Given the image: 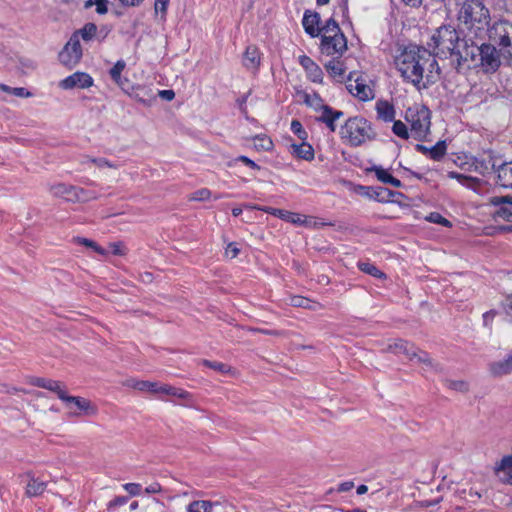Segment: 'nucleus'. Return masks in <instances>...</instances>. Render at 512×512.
I'll use <instances>...</instances> for the list:
<instances>
[{"label": "nucleus", "instance_id": "62", "mask_svg": "<svg viewBox=\"0 0 512 512\" xmlns=\"http://www.w3.org/2000/svg\"><path fill=\"white\" fill-rule=\"evenodd\" d=\"M110 248L112 249V253L114 255H123L124 248L120 243H112L110 244Z\"/></svg>", "mask_w": 512, "mask_h": 512}, {"label": "nucleus", "instance_id": "54", "mask_svg": "<svg viewBox=\"0 0 512 512\" xmlns=\"http://www.w3.org/2000/svg\"><path fill=\"white\" fill-rule=\"evenodd\" d=\"M123 488L132 496H137L140 493L141 485L138 483H126Z\"/></svg>", "mask_w": 512, "mask_h": 512}, {"label": "nucleus", "instance_id": "39", "mask_svg": "<svg viewBox=\"0 0 512 512\" xmlns=\"http://www.w3.org/2000/svg\"><path fill=\"white\" fill-rule=\"evenodd\" d=\"M358 267L362 272L374 276L376 278L384 277V273L381 272L375 265L369 262H359Z\"/></svg>", "mask_w": 512, "mask_h": 512}, {"label": "nucleus", "instance_id": "34", "mask_svg": "<svg viewBox=\"0 0 512 512\" xmlns=\"http://www.w3.org/2000/svg\"><path fill=\"white\" fill-rule=\"evenodd\" d=\"M46 489V483L38 479L32 478L26 487V494L29 497L41 495Z\"/></svg>", "mask_w": 512, "mask_h": 512}, {"label": "nucleus", "instance_id": "58", "mask_svg": "<svg viewBox=\"0 0 512 512\" xmlns=\"http://www.w3.org/2000/svg\"><path fill=\"white\" fill-rule=\"evenodd\" d=\"M158 96L166 101H172L175 98V92L173 90H159Z\"/></svg>", "mask_w": 512, "mask_h": 512}, {"label": "nucleus", "instance_id": "18", "mask_svg": "<svg viewBox=\"0 0 512 512\" xmlns=\"http://www.w3.org/2000/svg\"><path fill=\"white\" fill-rule=\"evenodd\" d=\"M319 21L320 16L318 13L310 11L304 13L302 24L305 32L311 37H316L320 34Z\"/></svg>", "mask_w": 512, "mask_h": 512}, {"label": "nucleus", "instance_id": "17", "mask_svg": "<svg viewBox=\"0 0 512 512\" xmlns=\"http://www.w3.org/2000/svg\"><path fill=\"white\" fill-rule=\"evenodd\" d=\"M130 96L145 106H151L156 99L152 88L141 85L133 87Z\"/></svg>", "mask_w": 512, "mask_h": 512}, {"label": "nucleus", "instance_id": "41", "mask_svg": "<svg viewBox=\"0 0 512 512\" xmlns=\"http://www.w3.org/2000/svg\"><path fill=\"white\" fill-rule=\"evenodd\" d=\"M0 89L6 93L12 94L16 97L25 98L30 97L31 93L23 87H10L5 84H0Z\"/></svg>", "mask_w": 512, "mask_h": 512}, {"label": "nucleus", "instance_id": "64", "mask_svg": "<svg viewBox=\"0 0 512 512\" xmlns=\"http://www.w3.org/2000/svg\"><path fill=\"white\" fill-rule=\"evenodd\" d=\"M353 487H354V483L353 482L346 481V482H343V483H341L339 485L338 491L339 492H347V491L351 490Z\"/></svg>", "mask_w": 512, "mask_h": 512}, {"label": "nucleus", "instance_id": "59", "mask_svg": "<svg viewBox=\"0 0 512 512\" xmlns=\"http://www.w3.org/2000/svg\"><path fill=\"white\" fill-rule=\"evenodd\" d=\"M236 160L241 161L242 163H244L245 165H247L248 167H250L252 169H256V170L260 169L259 165H257L253 160L249 159L246 156H239Z\"/></svg>", "mask_w": 512, "mask_h": 512}, {"label": "nucleus", "instance_id": "1", "mask_svg": "<svg viewBox=\"0 0 512 512\" xmlns=\"http://www.w3.org/2000/svg\"><path fill=\"white\" fill-rule=\"evenodd\" d=\"M396 67L406 82L418 90L426 89L440 78L434 55L425 48L409 46L396 58Z\"/></svg>", "mask_w": 512, "mask_h": 512}, {"label": "nucleus", "instance_id": "7", "mask_svg": "<svg viewBox=\"0 0 512 512\" xmlns=\"http://www.w3.org/2000/svg\"><path fill=\"white\" fill-rule=\"evenodd\" d=\"M406 121L410 124V134L417 140H424L431 125L430 111L425 106H414L406 111Z\"/></svg>", "mask_w": 512, "mask_h": 512}, {"label": "nucleus", "instance_id": "55", "mask_svg": "<svg viewBox=\"0 0 512 512\" xmlns=\"http://www.w3.org/2000/svg\"><path fill=\"white\" fill-rule=\"evenodd\" d=\"M240 250L235 243H229L225 249V256L231 259L238 256Z\"/></svg>", "mask_w": 512, "mask_h": 512}, {"label": "nucleus", "instance_id": "52", "mask_svg": "<svg viewBox=\"0 0 512 512\" xmlns=\"http://www.w3.org/2000/svg\"><path fill=\"white\" fill-rule=\"evenodd\" d=\"M305 220H306L308 223L298 224V226H305V227H309V228H319V227H322V226L328 225V223L319 222V221H317V220H316L315 218H313V217H306V216H305ZM329 225H331V224L329 223Z\"/></svg>", "mask_w": 512, "mask_h": 512}, {"label": "nucleus", "instance_id": "26", "mask_svg": "<svg viewBox=\"0 0 512 512\" xmlns=\"http://www.w3.org/2000/svg\"><path fill=\"white\" fill-rule=\"evenodd\" d=\"M260 63L259 50L256 46H248L244 53L243 65L248 69H255Z\"/></svg>", "mask_w": 512, "mask_h": 512}, {"label": "nucleus", "instance_id": "50", "mask_svg": "<svg viewBox=\"0 0 512 512\" xmlns=\"http://www.w3.org/2000/svg\"><path fill=\"white\" fill-rule=\"evenodd\" d=\"M427 220L432 222V223H437V224H440L442 226H450L451 223L449 220H447L446 218H444L442 215H440L439 213H431L428 217H427Z\"/></svg>", "mask_w": 512, "mask_h": 512}, {"label": "nucleus", "instance_id": "3", "mask_svg": "<svg viewBox=\"0 0 512 512\" xmlns=\"http://www.w3.org/2000/svg\"><path fill=\"white\" fill-rule=\"evenodd\" d=\"M458 8L457 20L460 27L471 38H482L488 34L489 9L481 0H454Z\"/></svg>", "mask_w": 512, "mask_h": 512}, {"label": "nucleus", "instance_id": "5", "mask_svg": "<svg viewBox=\"0 0 512 512\" xmlns=\"http://www.w3.org/2000/svg\"><path fill=\"white\" fill-rule=\"evenodd\" d=\"M340 134L352 146H359L374 136L371 125L363 117L349 118L342 126Z\"/></svg>", "mask_w": 512, "mask_h": 512}, {"label": "nucleus", "instance_id": "36", "mask_svg": "<svg viewBox=\"0 0 512 512\" xmlns=\"http://www.w3.org/2000/svg\"><path fill=\"white\" fill-rule=\"evenodd\" d=\"M96 33L97 26L94 23H87L76 34L78 36L80 35L83 40L90 41L96 36Z\"/></svg>", "mask_w": 512, "mask_h": 512}, {"label": "nucleus", "instance_id": "19", "mask_svg": "<svg viewBox=\"0 0 512 512\" xmlns=\"http://www.w3.org/2000/svg\"><path fill=\"white\" fill-rule=\"evenodd\" d=\"M159 394H166L184 401L183 405L192 406V395L181 389L167 384H161L159 387Z\"/></svg>", "mask_w": 512, "mask_h": 512}, {"label": "nucleus", "instance_id": "8", "mask_svg": "<svg viewBox=\"0 0 512 512\" xmlns=\"http://www.w3.org/2000/svg\"><path fill=\"white\" fill-rule=\"evenodd\" d=\"M81 57L82 49L79 38L77 34H74L59 53V60L63 65L71 68L80 61Z\"/></svg>", "mask_w": 512, "mask_h": 512}, {"label": "nucleus", "instance_id": "32", "mask_svg": "<svg viewBox=\"0 0 512 512\" xmlns=\"http://www.w3.org/2000/svg\"><path fill=\"white\" fill-rule=\"evenodd\" d=\"M350 91L354 93L359 99L365 101L373 97L372 89L356 81L355 85H350Z\"/></svg>", "mask_w": 512, "mask_h": 512}, {"label": "nucleus", "instance_id": "48", "mask_svg": "<svg viewBox=\"0 0 512 512\" xmlns=\"http://www.w3.org/2000/svg\"><path fill=\"white\" fill-rule=\"evenodd\" d=\"M291 131L301 140H305L307 138V132L298 120H293L291 122Z\"/></svg>", "mask_w": 512, "mask_h": 512}, {"label": "nucleus", "instance_id": "25", "mask_svg": "<svg viewBox=\"0 0 512 512\" xmlns=\"http://www.w3.org/2000/svg\"><path fill=\"white\" fill-rule=\"evenodd\" d=\"M325 68L330 76L337 81L342 82L344 80L346 69L341 61L333 59L325 64Z\"/></svg>", "mask_w": 512, "mask_h": 512}, {"label": "nucleus", "instance_id": "21", "mask_svg": "<svg viewBox=\"0 0 512 512\" xmlns=\"http://www.w3.org/2000/svg\"><path fill=\"white\" fill-rule=\"evenodd\" d=\"M499 479L508 484H512V456H505L495 467Z\"/></svg>", "mask_w": 512, "mask_h": 512}, {"label": "nucleus", "instance_id": "29", "mask_svg": "<svg viewBox=\"0 0 512 512\" xmlns=\"http://www.w3.org/2000/svg\"><path fill=\"white\" fill-rule=\"evenodd\" d=\"M372 171L375 173L377 179L385 184H390L395 188H399L402 183L399 179L393 177L387 170L382 167H373Z\"/></svg>", "mask_w": 512, "mask_h": 512}, {"label": "nucleus", "instance_id": "35", "mask_svg": "<svg viewBox=\"0 0 512 512\" xmlns=\"http://www.w3.org/2000/svg\"><path fill=\"white\" fill-rule=\"evenodd\" d=\"M161 383L159 382H151V381H143L136 384V390L141 392H149L151 394H159V387Z\"/></svg>", "mask_w": 512, "mask_h": 512}, {"label": "nucleus", "instance_id": "45", "mask_svg": "<svg viewBox=\"0 0 512 512\" xmlns=\"http://www.w3.org/2000/svg\"><path fill=\"white\" fill-rule=\"evenodd\" d=\"M211 191L207 188L199 189L188 197L190 201H207L211 198Z\"/></svg>", "mask_w": 512, "mask_h": 512}, {"label": "nucleus", "instance_id": "38", "mask_svg": "<svg viewBox=\"0 0 512 512\" xmlns=\"http://www.w3.org/2000/svg\"><path fill=\"white\" fill-rule=\"evenodd\" d=\"M445 386L451 390L465 393L469 390V384L464 380L446 379Z\"/></svg>", "mask_w": 512, "mask_h": 512}, {"label": "nucleus", "instance_id": "33", "mask_svg": "<svg viewBox=\"0 0 512 512\" xmlns=\"http://www.w3.org/2000/svg\"><path fill=\"white\" fill-rule=\"evenodd\" d=\"M320 34L322 35V40H325L326 36L335 37L338 35H344L341 32L338 23L332 18H330L322 28H320Z\"/></svg>", "mask_w": 512, "mask_h": 512}, {"label": "nucleus", "instance_id": "10", "mask_svg": "<svg viewBox=\"0 0 512 512\" xmlns=\"http://www.w3.org/2000/svg\"><path fill=\"white\" fill-rule=\"evenodd\" d=\"M93 84L94 80L88 73L77 71L62 79L59 82V87L63 90L86 89L93 86Z\"/></svg>", "mask_w": 512, "mask_h": 512}, {"label": "nucleus", "instance_id": "28", "mask_svg": "<svg viewBox=\"0 0 512 512\" xmlns=\"http://www.w3.org/2000/svg\"><path fill=\"white\" fill-rule=\"evenodd\" d=\"M217 502L209 500H195L189 503L186 507L187 512H212L213 508L217 506Z\"/></svg>", "mask_w": 512, "mask_h": 512}, {"label": "nucleus", "instance_id": "14", "mask_svg": "<svg viewBox=\"0 0 512 512\" xmlns=\"http://www.w3.org/2000/svg\"><path fill=\"white\" fill-rule=\"evenodd\" d=\"M248 207L258 209V210L264 211L266 213L272 214L284 221H287V222L295 224V225L308 223L305 220V216L302 214H299V213L290 212V211H286V210H282V209H276V208H272V207H256V206H248Z\"/></svg>", "mask_w": 512, "mask_h": 512}, {"label": "nucleus", "instance_id": "20", "mask_svg": "<svg viewBox=\"0 0 512 512\" xmlns=\"http://www.w3.org/2000/svg\"><path fill=\"white\" fill-rule=\"evenodd\" d=\"M489 371L495 377H502L512 373V354L505 359L494 361L489 364Z\"/></svg>", "mask_w": 512, "mask_h": 512}, {"label": "nucleus", "instance_id": "61", "mask_svg": "<svg viewBox=\"0 0 512 512\" xmlns=\"http://www.w3.org/2000/svg\"><path fill=\"white\" fill-rule=\"evenodd\" d=\"M161 486L159 483H152L146 487L145 492L148 494H156L161 492Z\"/></svg>", "mask_w": 512, "mask_h": 512}, {"label": "nucleus", "instance_id": "23", "mask_svg": "<svg viewBox=\"0 0 512 512\" xmlns=\"http://www.w3.org/2000/svg\"><path fill=\"white\" fill-rule=\"evenodd\" d=\"M49 192L55 197H61L66 201L71 202V198L73 197L72 195H74L75 192V186L65 183H57L50 185Z\"/></svg>", "mask_w": 512, "mask_h": 512}, {"label": "nucleus", "instance_id": "13", "mask_svg": "<svg viewBox=\"0 0 512 512\" xmlns=\"http://www.w3.org/2000/svg\"><path fill=\"white\" fill-rule=\"evenodd\" d=\"M347 49V42L344 35L326 36L321 40V50L327 55L342 54Z\"/></svg>", "mask_w": 512, "mask_h": 512}, {"label": "nucleus", "instance_id": "44", "mask_svg": "<svg viewBox=\"0 0 512 512\" xmlns=\"http://www.w3.org/2000/svg\"><path fill=\"white\" fill-rule=\"evenodd\" d=\"M46 389L55 392L61 400H63L67 393L60 382L52 379H48Z\"/></svg>", "mask_w": 512, "mask_h": 512}, {"label": "nucleus", "instance_id": "24", "mask_svg": "<svg viewBox=\"0 0 512 512\" xmlns=\"http://www.w3.org/2000/svg\"><path fill=\"white\" fill-rule=\"evenodd\" d=\"M376 112L379 119L390 122L395 118V109L388 101H378L376 103Z\"/></svg>", "mask_w": 512, "mask_h": 512}, {"label": "nucleus", "instance_id": "63", "mask_svg": "<svg viewBox=\"0 0 512 512\" xmlns=\"http://www.w3.org/2000/svg\"><path fill=\"white\" fill-rule=\"evenodd\" d=\"M356 193L362 195V196H366V197H370L372 198L373 195L370 193V187H366V186H358L356 189H355Z\"/></svg>", "mask_w": 512, "mask_h": 512}, {"label": "nucleus", "instance_id": "30", "mask_svg": "<svg viewBox=\"0 0 512 512\" xmlns=\"http://www.w3.org/2000/svg\"><path fill=\"white\" fill-rule=\"evenodd\" d=\"M449 177L456 179L461 185L474 190L480 186V180L472 176H467L457 172H450Z\"/></svg>", "mask_w": 512, "mask_h": 512}, {"label": "nucleus", "instance_id": "49", "mask_svg": "<svg viewBox=\"0 0 512 512\" xmlns=\"http://www.w3.org/2000/svg\"><path fill=\"white\" fill-rule=\"evenodd\" d=\"M107 3V0H95V2H93L92 0H87L85 2V7H91L95 4L97 13L104 14L107 12Z\"/></svg>", "mask_w": 512, "mask_h": 512}, {"label": "nucleus", "instance_id": "4", "mask_svg": "<svg viewBox=\"0 0 512 512\" xmlns=\"http://www.w3.org/2000/svg\"><path fill=\"white\" fill-rule=\"evenodd\" d=\"M385 351L394 353L396 355L403 354L411 361L422 363L427 369L434 372H441L442 366L435 362L428 353L418 350L413 344L407 341L398 339L393 343L388 344Z\"/></svg>", "mask_w": 512, "mask_h": 512}, {"label": "nucleus", "instance_id": "56", "mask_svg": "<svg viewBox=\"0 0 512 512\" xmlns=\"http://www.w3.org/2000/svg\"><path fill=\"white\" fill-rule=\"evenodd\" d=\"M496 314L497 313L494 310H490V311L485 312L483 314V324H484V326L491 327V324H492L493 319L495 318Z\"/></svg>", "mask_w": 512, "mask_h": 512}, {"label": "nucleus", "instance_id": "37", "mask_svg": "<svg viewBox=\"0 0 512 512\" xmlns=\"http://www.w3.org/2000/svg\"><path fill=\"white\" fill-rule=\"evenodd\" d=\"M125 66H126L125 62L123 60H119L115 63V65L109 71L110 77L118 85L122 84L121 74H122L123 70L125 69Z\"/></svg>", "mask_w": 512, "mask_h": 512}, {"label": "nucleus", "instance_id": "15", "mask_svg": "<svg viewBox=\"0 0 512 512\" xmlns=\"http://www.w3.org/2000/svg\"><path fill=\"white\" fill-rule=\"evenodd\" d=\"M299 62L301 66L305 69L308 78L315 82L321 83L323 80V72L321 68L308 56H300Z\"/></svg>", "mask_w": 512, "mask_h": 512}, {"label": "nucleus", "instance_id": "53", "mask_svg": "<svg viewBox=\"0 0 512 512\" xmlns=\"http://www.w3.org/2000/svg\"><path fill=\"white\" fill-rule=\"evenodd\" d=\"M169 0H155L154 4V10L155 13L158 14L159 12L164 16L167 11Z\"/></svg>", "mask_w": 512, "mask_h": 512}, {"label": "nucleus", "instance_id": "2", "mask_svg": "<svg viewBox=\"0 0 512 512\" xmlns=\"http://www.w3.org/2000/svg\"><path fill=\"white\" fill-rule=\"evenodd\" d=\"M428 46L434 57L456 55L463 61L473 60L477 52L476 46L469 45L464 40L460 41L458 32L451 25L440 26L431 36Z\"/></svg>", "mask_w": 512, "mask_h": 512}, {"label": "nucleus", "instance_id": "31", "mask_svg": "<svg viewBox=\"0 0 512 512\" xmlns=\"http://www.w3.org/2000/svg\"><path fill=\"white\" fill-rule=\"evenodd\" d=\"M72 196L73 197L71 198V202L73 203L88 202L99 197L94 191L86 190L77 186H75V192Z\"/></svg>", "mask_w": 512, "mask_h": 512}, {"label": "nucleus", "instance_id": "9", "mask_svg": "<svg viewBox=\"0 0 512 512\" xmlns=\"http://www.w3.org/2000/svg\"><path fill=\"white\" fill-rule=\"evenodd\" d=\"M471 45L477 47L476 55H480L483 65L492 70H495L500 66L502 55L500 53V49L492 42L491 44H482L481 46L473 43Z\"/></svg>", "mask_w": 512, "mask_h": 512}, {"label": "nucleus", "instance_id": "12", "mask_svg": "<svg viewBox=\"0 0 512 512\" xmlns=\"http://www.w3.org/2000/svg\"><path fill=\"white\" fill-rule=\"evenodd\" d=\"M489 201L491 205L495 206L493 216L496 220L512 222V198L495 196Z\"/></svg>", "mask_w": 512, "mask_h": 512}, {"label": "nucleus", "instance_id": "11", "mask_svg": "<svg viewBox=\"0 0 512 512\" xmlns=\"http://www.w3.org/2000/svg\"><path fill=\"white\" fill-rule=\"evenodd\" d=\"M68 409L72 410L73 415H80L84 412L86 415L92 416L97 412L96 407L87 399L76 396H69L67 393L62 400Z\"/></svg>", "mask_w": 512, "mask_h": 512}, {"label": "nucleus", "instance_id": "22", "mask_svg": "<svg viewBox=\"0 0 512 512\" xmlns=\"http://www.w3.org/2000/svg\"><path fill=\"white\" fill-rule=\"evenodd\" d=\"M497 183L504 188H512V162L498 167Z\"/></svg>", "mask_w": 512, "mask_h": 512}, {"label": "nucleus", "instance_id": "43", "mask_svg": "<svg viewBox=\"0 0 512 512\" xmlns=\"http://www.w3.org/2000/svg\"><path fill=\"white\" fill-rule=\"evenodd\" d=\"M392 131L396 136L402 139H408L410 135L406 124L400 120L394 121Z\"/></svg>", "mask_w": 512, "mask_h": 512}, {"label": "nucleus", "instance_id": "46", "mask_svg": "<svg viewBox=\"0 0 512 512\" xmlns=\"http://www.w3.org/2000/svg\"><path fill=\"white\" fill-rule=\"evenodd\" d=\"M77 243L81 244V245H84L86 247H89L91 249H93L96 253L100 254V255H106L107 252L105 249H103L102 247H100L96 242L92 241V240H89V239H86V238H77Z\"/></svg>", "mask_w": 512, "mask_h": 512}, {"label": "nucleus", "instance_id": "6", "mask_svg": "<svg viewBox=\"0 0 512 512\" xmlns=\"http://www.w3.org/2000/svg\"><path fill=\"white\" fill-rule=\"evenodd\" d=\"M489 40L500 49L502 59L512 60V23L509 21L495 22L488 29Z\"/></svg>", "mask_w": 512, "mask_h": 512}, {"label": "nucleus", "instance_id": "40", "mask_svg": "<svg viewBox=\"0 0 512 512\" xmlns=\"http://www.w3.org/2000/svg\"><path fill=\"white\" fill-rule=\"evenodd\" d=\"M446 153V144L443 141H439L430 148L429 157L435 161H439Z\"/></svg>", "mask_w": 512, "mask_h": 512}, {"label": "nucleus", "instance_id": "42", "mask_svg": "<svg viewBox=\"0 0 512 512\" xmlns=\"http://www.w3.org/2000/svg\"><path fill=\"white\" fill-rule=\"evenodd\" d=\"M254 147L257 150L268 151L273 147V143L266 135H259L254 138Z\"/></svg>", "mask_w": 512, "mask_h": 512}, {"label": "nucleus", "instance_id": "60", "mask_svg": "<svg viewBox=\"0 0 512 512\" xmlns=\"http://www.w3.org/2000/svg\"><path fill=\"white\" fill-rule=\"evenodd\" d=\"M309 300L303 297H294L292 299V305L297 307H308Z\"/></svg>", "mask_w": 512, "mask_h": 512}, {"label": "nucleus", "instance_id": "27", "mask_svg": "<svg viewBox=\"0 0 512 512\" xmlns=\"http://www.w3.org/2000/svg\"><path fill=\"white\" fill-rule=\"evenodd\" d=\"M290 148L292 153L301 159L309 161L314 158V150L312 146L306 142L292 144Z\"/></svg>", "mask_w": 512, "mask_h": 512}, {"label": "nucleus", "instance_id": "16", "mask_svg": "<svg viewBox=\"0 0 512 512\" xmlns=\"http://www.w3.org/2000/svg\"><path fill=\"white\" fill-rule=\"evenodd\" d=\"M342 116V111L334 110L330 106L324 105L322 106L320 115L317 119L318 121L325 123L330 131L334 132L336 130L335 122Z\"/></svg>", "mask_w": 512, "mask_h": 512}, {"label": "nucleus", "instance_id": "57", "mask_svg": "<svg viewBox=\"0 0 512 512\" xmlns=\"http://www.w3.org/2000/svg\"><path fill=\"white\" fill-rule=\"evenodd\" d=\"M128 502V498L125 496H118L111 500L108 504V508L114 507V506H122Z\"/></svg>", "mask_w": 512, "mask_h": 512}, {"label": "nucleus", "instance_id": "51", "mask_svg": "<svg viewBox=\"0 0 512 512\" xmlns=\"http://www.w3.org/2000/svg\"><path fill=\"white\" fill-rule=\"evenodd\" d=\"M89 161L95 164L98 167H108V168H117V166L111 163L109 160L105 158H89Z\"/></svg>", "mask_w": 512, "mask_h": 512}, {"label": "nucleus", "instance_id": "47", "mask_svg": "<svg viewBox=\"0 0 512 512\" xmlns=\"http://www.w3.org/2000/svg\"><path fill=\"white\" fill-rule=\"evenodd\" d=\"M202 363L204 366L214 369L216 371H219L220 373H223V374H226V373L230 372V370H231V368L228 365L221 363V362H212L209 360H203Z\"/></svg>", "mask_w": 512, "mask_h": 512}]
</instances>
